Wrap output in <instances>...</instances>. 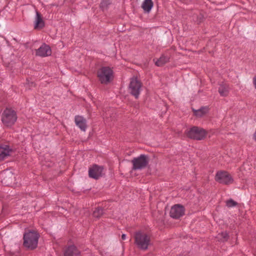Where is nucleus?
<instances>
[{
  "instance_id": "nucleus-1",
  "label": "nucleus",
  "mask_w": 256,
  "mask_h": 256,
  "mask_svg": "<svg viewBox=\"0 0 256 256\" xmlns=\"http://www.w3.org/2000/svg\"><path fill=\"white\" fill-rule=\"evenodd\" d=\"M134 243L142 250H146L150 244V237L146 233L139 230L134 234Z\"/></svg>"
},
{
  "instance_id": "nucleus-2",
  "label": "nucleus",
  "mask_w": 256,
  "mask_h": 256,
  "mask_svg": "<svg viewBox=\"0 0 256 256\" xmlns=\"http://www.w3.org/2000/svg\"><path fill=\"white\" fill-rule=\"evenodd\" d=\"M40 236L33 230H29L24 234V246L30 250H34L38 246Z\"/></svg>"
},
{
  "instance_id": "nucleus-3",
  "label": "nucleus",
  "mask_w": 256,
  "mask_h": 256,
  "mask_svg": "<svg viewBox=\"0 0 256 256\" xmlns=\"http://www.w3.org/2000/svg\"><path fill=\"white\" fill-rule=\"evenodd\" d=\"M16 112L12 108H6L4 110L1 116L2 124L7 127L13 126L17 120Z\"/></svg>"
},
{
  "instance_id": "nucleus-4",
  "label": "nucleus",
  "mask_w": 256,
  "mask_h": 256,
  "mask_svg": "<svg viewBox=\"0 0 256 256\" xmlns=\"http://www.w3.org/2000/svg\"><path fill=\"white\" fill-rule=\"evenodd\" d=\"M113 71L108 66H104L98 71V77L102 84H107L112 78Z\"/></svg>"
},
{
  "instance_id": "nucleus-5",
  "label": "nucleus",
  "mask_w": 256,
  "mask_h": 256,
  "mask_svg": "<svg viewBox=\"0 0 256 256\" xmlns=\"http://www.w3.org/2000/svg\"><path fill=\"white\" fill-rule=\"evenodd\" d=\"M149 162L148 158L147 156L144 154H140L137 158H134L132 160L133 165V169L142 170L144 168Z\"/></svg>"
},
{
  "instance_id": "nucleus-6",
  "label": "nucleus",
  "mask_w": 256,
  "mask_h": 256,
  "mask_svg": "<svg viewBox=\"0 0 256 256\" xmlns=\"http://www.w3.org/2000/svg\"><path fill=\"white\" fill-rule=\"evenodd\" d=\"M186 134L190 138L201 140L205 137L206 132L202 128L194 126L187 132Z\"/></svg>"
},
{
  "instance_id": "nucleus-7",
  "label": "nucleus",
  "mask_w": 256,
  "mask_h": 256,
  "mask_svg": "<svg viewBox=\"0 0 256 256\" xmlns=\"http://www.w3.org/2000/svg\"><path fill=\"white\" fill-rule=\"evenodd\" d=\"M141 89V82L136 78H132L129 85L130 93L136 98H138L140 94Z\"/></svg>"
},
{
  "instance_id": "nucleus-8",
  "label": "nucleus",
  "mask_w": 256,
  "mask_h": 256,
  "mask_svg": "<svg viewBox=\"0 0 256 256\" xmlns=\"http://www.w3.org/2000/svg\"><path fill=\"white\" fill-rule=\"evenodd\" d=\"M215 180L216 182L224 184H229L233 182V178L232 176L226 171L218 172L216 175Z\"/></svg>"
},
{
  "instance_id": "nucleus-9",
  "label": "nucleus",
  "mask_w": 256,
  "mask_h": 256,
  "mask_svg": "<svg viewBox=\"0 0 256 256\" xmlns=\"http://www.w3.org/2000/svg\"><path fill=\"white\" fill-rule=\"evenodd\" d=\"M184 213V208L180 204H175L172 207L170 211V216L174 218H178L182 216Z\"/></svg>"
},
{
  "instance_id": "nucleus-10",
  "label": "nucleus",
  "mask_w": 256,
  "mask_h": 256,
  "mask_svg": "<svg viewBox=\"0 0 256 256\" xmlns=\"http://www.w3.org/2000/svg\"><path fill=\"white\" fill-rule=\"evenodd\" d=\"M104 168L102 166L94 165L88 170V176L90 178L98 179L102 176Z\"/></svg>"
},
{
  "instance_id": "nucleus-11",
  "label": "nucleus",
  "mask_w": 256,
  "mask_h": 256,
  "mask_svg": "<svg viewBox=\"0 0 256 256\" xmlns=\"http://www.w3.org/2000/svg\"><path fill=\"white\" fill-rule=\"evenodd\" d=\"M51 53L50 48L45 44H42L36 51V55L41 57L50 56Z\"/></svg>"
},
{
  "instance_id": "nucleus-12",
  "label": "nucleus",
  "mask_w": 256,
  "mask_h": 256,
  "mask_svg": "<svg viewBox=\"0 0 256 256\" xmlns=\"http://www.w3.org/2000/svg\"><path fill=\"white\" fill-rule=\"evenodd\" d=\"M64 256H81L80 252L74 245L68 246L64 252Z\"/></svg>"
},
{
  "instance_id": "nucleus-13",
  "label": "nucleus",
  "mask_w": 256,
  "mask_h": 256,
  "mask_svg": "<svg viewBox=\"0 0 256 256\" xmlns=\"http://www.w3.org/2000/svg\"><path fill=\"white\" fill-rule=\"evenodd\" d=\"M74 122L78 126L82 131H86V120L80 116H76L74 118Z\"/></svg>"
},
{
  "instance_id": "nucleus-14",
  "label": "nucleus",
  "mask_w": 256,
  "mask_h": 256,
  "mask_svg": "<svg viewBox=\"0 0 256 256\" xmlns=\"http://www.w3.org/2000/svg\"><path fill=\"white\" fill-rule=\"evenodd\" d=\"M12 150L7 145L0 146V160H3L8 156Z\"/></svg>"
},
{
  "instance_id": "nucleus-15",
  "label": "nucleus",
  "mask_w": 256,
  "mask_h": 256,
  "mask_svg": "<svg viewBox=\"0 0 256 256\" xmlns=\"http://www.w3.org/2000/svg\"><path fill=\"white\" fill-rule=\"evenodd\" d=\"M229 89V86L227 84L222 82L220 84L218 91L221 96H226L228 94Z\"/></svg>"
},
{
  "instance_id": "nucleus-16",
  "label": "nucleus",
  "mask_w": 256,
  "mask_h": 256,
  "mask_svg": "<svg viewBox=\"0 0 256 256\" xmlns=\"http://www.w3.org/2000/svg\"><path fill=\"white\" fill-rule=\"evenodd\" d=\"M44 26V22L42 20L40 14L38 12H36V20L34 22V28H42Z\"/></svg>"
},
{
  "instance_id": "nucleus-17",
  "label": "nucleus",
  "mask_w": 256,
  "mask_h": 256,
  "mask_svg": "<svg viewBox=\"0 0 256 256\" xmlns=\"http://www.w3.org/2000/svg\"><path fill=\"white\" fill-rule=\"evenodd\" d=\"M153 5L154 4L152 0H144L142 4V7L145 12H149L153 7Z\"/></svg>"
},
{
  "instance_id": "nucleus-18",
  "label": "nucleus",
  "mask_w": 256,
  "mask_h": 256,
  "mask_svg": "<svg viewBox=\"0 0 256 256\" xmlns=\"http://www.w3.org/2000/svg\"><path fill=\"white\" fill-rule=\"evenodd\" d=\"M209 108L208 106L202 107L196 110L193 109L194 114L198 117H202L208 112Z\"/></svg>"
},
{
  "instance_id": "nucleus-19",
  "label": "nucleus",
  "mask_w": 256,
  "mask_h": 256,
  "mask_svg": "<svg viewBox=\"0 0 256 256\" xmlns=\"http://www.w3.org/2000/svg\"><path fill=\"white\" fill-rule=\"evenodd\" d=\"M168 60L169 58L168 57L164 56H162L159 59L155 61V64L157 66H160L167 62L168 61Z\"/></svg>"
},
{
  "instance_id": "nucleus-20",
  "label": "nucleus",
  "mask_w": 256,
  "mask_h": 256,
  "mask_svg": "<svg viewBox=\"0 0 256 256\" xmlns=\"http://www.w3.org/2000/svg\"><path fill=\"white\" fill-rule=\"evenodd\" d=\"M217 238L222 242H226L228 238V235L226 232H223L218 235Z\"/></svg>"
},
{
  "instance_id": "nucleus-21",
  "label": "nucleus",
  "mask_w": 256,
  "mask_h": 256,
  "mask_svg": "<svg viewBox=\"0 0 256 256\" xmlns=\"http://www.w3.org/2000/svg\"><path fill=\"white\" fill-rule=\"evenodd\" d=\"M103 209L100 208H96L93 212V216L95 218H98L103 214Z\"/></svg>"
},
{
  "instance_id": "nucleus-22",
  "label": "nucleus",
  "mask_w": 256,
  "mask_h": 256,
  "mask_svg": "<svg viewBox=\"0 0 256 256\" xmlns=\"http://www.w3.org/2000/svg\"><path fill=\"white\" fill-rule=\"evenodd\" d=\"M110 4L109 0H102L100 8L102 10L107 9L108 6Z\"/></svg>"
},
{
  "instance_id": "nucleus-23",
  "label": "nucleus",
  "mask_w": 256,
  "mask_h": 256,
  "mask_svg": "<svg viewBox=\"0 0 256 256\" xmlns=\"http://www.w3.org/2000/svg\"><path fill=\"white\" fill-rule=\"evenodd\" d=\"M238 203L232 199H230L226 202V206L228 208H232L237 206Z\"/></svg>"
},
{
  "instance_id": "nucleus-24",
  "label": "nucleus",
  "mask_w": 256,
  "mask_h": 256,
  "mask_svg": "<svg viewBox=\"0 0 256 256\" xmlns=\"http://www.w3.org/2000/svg\"><path fill=\"white\" fill-rule=\"evenodd\" d=\"M253 84H254L255 88L256 89V76H254L253 78Z\"/></svg>"
},
{
  "instance_id": "nucleus-25",
  "label": "nucleus",
  "mask_w": 256,
  "mask_h": 256,
  "mask_svg": "<svg viewBox=\"0 0 256 256\" xmlns=\"http://www.w3.org/2000/svg\"><path fill=\"white\" fill-rule=\"evenodd\" d=\"M122 240H125L126 239V235L125 234H122Z\"/></svg>"
},
{
  "instance_id": "nucleus-26",
  "label": "nucleus",
  "mask_w": 256,
  "mask_h": 256,
  "mask_svg": "<svg viewBox=\"0 0 256 256\" xmlns=\"http://www.w3.org/2000/svg\"><path fill=\"white\" fill-rule=\"evenodd\" d=\"M254 139L255 140V141H256V130L254 134Z\"/></svg>"
}]
</instances>
